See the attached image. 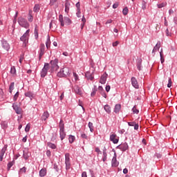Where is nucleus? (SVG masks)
<instances>
[{
  "instance_id": "obj_1",
  "label": "nucleus",
  "mask_w": 177,
  "mask_h": 177,
  "mask_svg": "<svg viewBox=\"0 0 177 177\" xmlns=\"http://www.w3.org/2000/svg\"><path fill=\"white\" fill-rule=\"evenodd\" d=\"M59 21L61 23L62 27H64V24L66 26H70L71 24V19L68 17H63L62 15L59 17Z\"/></svg>"
},
{
  "instance_id": "obj_2",
  "label": "nucleus",
  "mask_w": 177,
  "mask_h": 177,
  "mask_svg": "<svg viewBox=\"0 0 177 177\" xmlns=\"http://www.w3.org/2000/svg\"><path fill=\"white\" fill-rule=\"evenodd\" d=\"M50 71L53 73V71H57L59 70V59H55L50 61Z\"/></svg>"
},
{
  "instance_id": "obj_3",
  "label": "nucleus",
  "mask_w": 177,
  "mask_h": 177,
  "mask_svg": "<svg viewBox=\"0 0 177 177\" xmlns=\"http://www.w3.org/2000/svg\"><path fill=\"white\" fill-rule=\"evenodd\" d=\"M71 74V71L68 67H64L58 73L59 77H67Z\"/></svg>"
},
{
  "instance_id": "obj_4",
  "label": "nucleus",
  "mask_w": 177,
  "mask_h": 177,
  "mask_svg": "<svg viewBox=\"0 0 177 177\" xmlns=\"http://www.w3.org/2000/svg\"><path fill=\"white\" fill-rule=\"evenodd\" d=\"M18 24L21 27H24V28H28L30 27V24L27 21V19L21 17L18 18Z\"/></svg>"
},
{
  "instance_id": "obj_5",
  "label": "nucleus",
  "mask_w": 177,
  "mask_h": 177,
  "mask_svg": "<svg viewBox=\"0 0 177 177\" xmlns=\"http://www.w3.org/2000/svg\"><path fill=\"white\" fill-rule=\"evenodd\" d=\"M28 37H30V29H28L26 32L20 38L21 41L26 44H28Z\"/></svg>"
},
{
  "instance_id": "obj_6",
  "label": "nucleus",
  "mask_w": 177,
  "mask_h": 177,
  "mask_svg": "<svg viewBox=\"0 0 177 177\" xmlns=\"http://www.w3.org/2000/svg\"><path fill=\"white\" fill-rule=\"evenodd\" d=\"M48 70H49V64L45 63L44 66L41 72V77L43 78L46 77V75L48 74Z\"/></svg>"
},
{
  "instance_id": "obj_7",
  "label": "nucleus",
  "mask_w": 177,
  "mask_h": 177,
  "mask_svg": "<svg viewBox=\"0 0 177 177\" xmlns=\"http://www.w3.org/2000/svg\"><path fill=\"white\" fill-rule=\"evenodd\" d=\"M65 164L66 169H68L70 167H71V163L70 162V153L65 154Z\"/></svg>"
},
{
  "instance_id": "obj_8",
  "label": "nucleus",
  "mask_w": 177,
  "mask_h": 177,
  "mask_svg": "<svg viewBox=\"0 0 177 177\" xmlns=\"http://www.w3.org/2000/svg\"><path fill=\"white\" fill-rule=\"evenodd\" d=\"M6 150H8V145H4V147L0 151V161L3 160V157L5 156V153H6Z\"/></svg>"
},
{
  "instance_id": "obj_9",
  "label": "nucleus",
  "mask_w": 177,
  "mask_h": 177,
  "mask_svg": "<svg viewBox=\"0 0 177 177\" xmlns=\"http://www.w3.org/2000/svg\"><path fill=\"white\" fill-rule=\"evenodd\" d=\"M44 54H45V44H40V50H39V60H41V59H42V56Z\"/></svg>"
},
{
  "instance_id": "obj_10",
  "label": "nucleus",
  "mask_w": 177,
  "mask_h": 177,
  "mask_svg": "<svg viewBox=\"0 0 177 177\" xmlns=\"http://www.w3.org/2000/svg\"><path fill=\"white\" fill-rule=\"evenodd\" d=\"M131 84L133 88H136V89H139V84H138V80H136V77H131Z\"/></svg>"
},
{
  "instance_id": "obj_11",
  "label": "nucleus",
  "mask_w": 177,
  "mask_h": 177,
  "mask_svg": "<svg viewBox=\"0 0 177 177\" xmlns=\"http://www.w3.org/2000/svg\"><path fill=\"white\" fill-rule=\"evenodd\" d=\"M2 48L4 50H9L10 49V45H9V43L8 41L3 40L2 41Z\"/></svg>"
},
{
  "instance_id": "obj_12",
  "label": "nucleus",
  "mask_w": 177,
  "mask_h": 177,
  "mask_svg": "<svg viewBox=\"0 0 177 177\" xmlns=\"http://www.w3.org/2000/svg\"><path fill=\"white\" fill-rule=\"evenodd\" d=\"M110 140L115 145V144L118 143V140H119L118 136H117V135H115V134H112L110 136Z\"/></svg>"
},
{
  "instance_id": "obj_13",
  "label": "nucleus",
  "mask_w": 177,
  "mask_h": 177,
  "mask_svg": "<svg viewBox=\"0 0 177 177\" xmlns=\"http://www.w3.org/2000/svg\"><path fill=\"white\" fill-rule=\"evenodd\" d=\"M12 107L17 114H21V108H20L19 105H17V104H13Z\"/></svg>"
},
{
  "instance_id": "obj_14",
  "label": "nucleus",
  "mask_w": 177,
  "mask_h": 177,
  "mask_svg": "<svg viewBox=\"0 0 177 177\" xmlns=\"http://www.w3.org/2000/svg\"><path fill=\"white\" fill-rule=\"evenodd\" d=\"M118 161H117V153H114V156L112 159V167H118Z\"/></svg>"
},
{
  "instance_id": "obj_15",
  "label": "nucleus",
  "mask_w": 177,
  "mask_h": 177,
  "mask_svg": "<svg viewBox=\"0 0 177 177\" xmlns=\"http://www.w3.org/2000/svg\"><path fill=\"white\" fill-rule=\"evenodd\" d=\"M118 147V149L122 150V151H126V150H128V144L127 143L121 144Z\"/></svg>"
},
{
  "instance_id": "obj_16",
  "label": "nucleus",
  "mask_w": 177,
  "mask_h": 177,
  "mask_svg": "<svg viewBox=\"0 0 177 177\" xmlns=\"http://www.w3.org/2000/svg\"><path fill=\"white\" fill-rule=\"evenodd\" d=\"M106 81H107V75L106 73H104L100 80V84H106Z\"/></svg>"
},
{
  "instance_id": "obj_17",
  "label": "nucleus",
  "mask_w": 177,
  "mask_h": 177,
  "mask_svg": "<svg viewBox=\"0 0 177 177\" xmlns=\"http://www.w3.org/2000/svg\"><path fill=\"white\" fill-rule=\"evenodd\" d=\"M73 89L75 91V93H76L77 95H82V90H81V88H80V86H75Z\"/></svg>"
},
{
  "instance_id": "obj_18",
  "label": "nucleus",
  "mask_w": 177,
  "mask_h": 177,
  "mask_svg": "<svg viewBox=\"0 0 177 177\" xmlns=\"http://www.w3.org/2000/svg\"><path fill=\"white\" fill-rule=\"evenodd\" d=\"M48 118H49V112L45 111L41 115V120L42 121H46Z\"/></svg>"
},
{
  "instance_id": "obj_19",
  "label": "nucleus",
  "mask_w": 177,
  "mask_h": 177,
  "mask_svg": "<svg viewBox=\"0 0 177 177\" xmlns=\"http://www.w3.org/2000/svg\"><path fill=\"white\" fill-rule=\"evenodd\" d=\"M30 156H31V153L28 152V150L26 149L24 151V158L26 160H28Z\"/></svg>"
},
{
  "instance_id": "obj_20",
  "label": "nucleus",
  "mask_w": 177,
  "mask_h": 177,
  "mask_svg": "<svg viewBox=\"0 0 177 177\" xmlns=\"http://www.w3.org/2000/svg\"><path fill=\"white\" fill-rule=\"evenodd\" d=\"M104 110H105L106 113H107L108 114H110V113H111V107L109 104L104 105Z\"/></svg>"
},
{
  "instance_id": "obj_21",
  "label": "nucleus",
  "mask_w": 177,
  "mask_h": 177,
  "mask_svg": "<svg viewBox=\"0 0 177 177\" xmlns=\"http://www.w3.org/2000/svg\"><path fill=\"white\" fill-rule=\"evenodd\" d=\"M161 46V42L158 41L156 46L153 48V50H152V53H154V52H156V50H158L160 49Z\"/></svg>"
},
{
  "instance_id": "obj_22",
  "label": "nucleus",
  "mask_w": 177,
  "mask_h": 177,
  "mask_svg": "<svg viewBox=\"0 0 177 177\" xmlns=\"http://www.w3.org/2000/svg\"><path fill=\"white\" fill-rule=\"evenodd\" d=\"M86 77L87 78V80H90V81H92L94 78L93 75H92V73H91V72L86 73Z\"/></svg>"
},
{
  "instance_id": "obj_23",
  "label": "nucleus",
  "mask_w": 177,
  "mask_h": 177,
  "mask_svg": "<svg viewBox=\"0 0 177 177\" xmlns=\"http://www.w3.org/2000/svg\"><path fill=\"white\" fill-rule=\"evenodd\" d=\"M46 46L47 49H49V48H50V37H49V35L47 36Z\"/></svg>"
},
{
  "instance_id": "obj_24",
  "label": "nucleus",
  "mask_w": 177,
  "mask_h": 177,
  "mask_svg": "<svg viewBox=\"0 0 177 177\" xmlns=\"http://www.w3.org/2000/svg\"><path fill=\"white\" fill-rule=\"evenodd\" d=\"M59 135L61 140H63L64 138H66V132H64V130H59Z\"/></svg>"
},
{
  "instance_id": "obj_25",
  "label": "nucleus",
  "mask_w": 177,
  "mask_h": 177,
  "mask_svg": "<svg viewBox=\"0 0 177 177\" xmlns=\"http://www.w3.org/2000/svg\"><path fill=\"white\" fill-rule=\"evenodd\" d=\"M120 110H121V104H118L115 106L114 113H120Z\"/></svg>"
},
{
  "instance_id": "obj_26",
  "label": "nucleus",
  "mask_w": 177,
  "mask_h": 177,
  "mask_svg": "<svg viewBox=\"0 0 177 177\" xmlns=\"http://www.w3.org/2000/svg\"><path fill=\"white\" fill-rule=\"evenodd\" d=\"M25 96H26V97H29L30 99V100H32V97H34V94H32V93L28 91L25 93Z\"/></svg>"
},
{
  "instance_id": "obj_27",
  "label": "nucleus",
  "mask_w": 177,
  "mask_h": 177,
  "mask_svg": "<svg viewBox=\"0 0 177 177\" xmlns=\"http://www.w3.org/2000/svg\"><path fill=\"white\" fill-rule=\"evenodd\" d=\"M39 175L41 177L45 176L46 175V169H41L39 171Z\"/></svg>"
},
{
  "instance_id": "obj_28",
  "label": "nucleus",
  "mask_w": 177,
  "mask_h": 177,
  "mask_svg": "<svg viewBox=\"0 0 177 177\" xmlns=\"http://www.w3.org/2000/svg\"><path fill=\"white\" fill-rule=\"evenodd\" d=\"M65 12L66 13H68V12H70V3L68 2L65 3Z\"/></svg>"
},
{
  "instance_id": "obj_29",
  "label": "nucleus",
  "mask_w": 177,
  "mask_h": 177,
  "mask_svg": "<svg viewBox=\"0 0 177 177\" xmlns=\"http://www.w3.org/2000/svg\"><path fill=\"white\" fill-rule=\"evenodd\" d=\"M27 171V167H24L19 169V175H21L22 174H26Z\"/></svg>"
},
{
  "instance_id": "obj_30",
  "label": "nucleus",
  "mask_w": 177,
  "mask_h": 177,
  "mask_svg": "<svg viewBox=\"0 0 177 177\" xmlns=\"http://www.w3.org/2000/svg\"><path fill=\"white\" fill-rule=\"evenodd\" d=\"M59 127L60 131L64 130V123H63V120H60Z\"/></svg>"
},
{
  "instance_id": "obj_31",
  "label": "nucleus",
  "mask_w": 177,
  "mask_h": 177,
  "mask_svg": "<svg viewBox=\"0 0 177 177\" xmlns=\"http://www.w3.org/2000/svg\"><path fill=\"white\" fill-rule=\"evenodd\" d=\"M13 89H15V82H12L10 85V87H9L10 93H12V92H13Z\"/></svg>"
},
{
  "instance_id": "obj_32",
  "label": "nucleus",
  "mask_w": 177,
  "mask_h": 177,
  "mask_svg": "<svg viewBox=\"0 0 177 177\" xmlns=\"http://www.w3.org/2000/svg\"><path fill=\"white\" fill-rule=\"evenodd\" d=\"M137 68L139 70V71H140V70H142V60L141 59L138 60V64H137Z\"/></svg>"
},
{
  "instance_id": "obj_33",
  "label": "nucleus",
  "mask_w": 177,
  "mask_h": 177,
  "mask_svg": "<svg viewBox=\"0 0 177 177\" xmlns=\"http://www.w3.org/2000/svg\"><path fill=\"white\" fill-rule=\"evenodd\" d=\"M68 140H69V142L74 143V140H75V136H71V135L69 136Z\"/></svg>"
},
{
  "instance_id": "obj_34",
  "label": "nucleus",
  "mask_w": 177,
  "mask_h": 177,
  "mask_svg": "<svg viewBox=\"0 0 177 177\" xmlns=\"http://www.w3.org/2000/svg\"><path fill=\"white\" fill-rule=\"evenodd\" d=\"M167 5V2H163L160 4H157V6L158 9H161V8H165V6Z\"/></svg>"
},
{
  "instance_id": "obj_35",
  "label": "nucleus",
  "mask_w": 177,
  "mask_h": 177,
  "mask_svg": "<svg viewBox=\"0 0 177 177\" xmlns=\"http://www.w3.org/2000/svg\"><path fill=\"white\" fill-rule=\"evenodd\" d=\"M10 73H11V74H12V75H16V67L12 66Z\"/></svg>"
},
{
  "instance_id": "obj_36",
  "label": "nucleus",
  "mask_w": 177,
  "mask_h": 177,
  "mask_svg": "<svg viewBox=\"0 0 177 177\" xmlns=\"http://www.w3.org/2000/svg\"><path fill=\"white\" fill-rule=\"evenodd\" d=\"M82 29L84 28V26H85V23H86V19H85V16L83 15L82 19Z\"/></svg>"
},
{
  "instance_id": "obj_37",
  "label": "nucleus",
  "mask_w": 177,
  "mask_h": 177,
  "mask_svg": "<svg viewBox=\"0 0 177 177\" xmlns=\"http://www.w3.org/2000/svg\"><path fill=\"white\" fill-rule=\"evenodd\" d=\"M88 128H89L91 132H93V123L89 122H88Z\"/></svg>"
},
{
  "instance_id": "obj_38",
  "label": "nucleus",
  "mask_w": 177,
  "mask_h": 177,
  "mask_svg": "<svg viewBox=\"0 0 177 177\" xmlns=\"http://www.w3.org/2000/svg\"><path fill=\"white\" fill-rule=\"evenodd\" d=\"M47 145L48 147H50V149H56V145L55 144H53L51 142H48Z\"/></svg>"
},
{
  "instance_id": "obj_39",
  "label": "nucleus",
  "mask_w": 177,
  "mask_h": 177,
  "mask_svg": "<svg viewBox=\"0 0 177 177\" xmlns=\"http://www.w3.org/2000/svg\"><path fill=\"white\" fill-rule=\"evenodd\" d=\"M128 12H129V10H128V7H125L123 10H122V13L124 16H127V15H128Z\"/></svg>"
},
{
  "instance_id": "obj_40",
  "label": "nucleus",
  "mask_w": 177,
  "mask_h": 177,
  "mask_svg": "<svg viewBox=\"0 0 177 177\" xmlns=\"http://www.w3.org/2000/svg\"><path fill=\"white\" fill-rule=\"evenodd\" d=\"M34 12H39V5L36 4L33 8Z\"/></svg>"
},
{
  "instance_id": "obj_41",
  "label": "nucleus",
  "mask_w": 177,
  "mask_h": 177,
  "mask_svg": "<svg viewBox=\"0 0 177 177\" xmlns=\"http://www.w3.org/2000/svg\"><path fill=\"white\" fill-rule=\"evenodd\" d=\"M132 111L133 114H138L139 113V110L136 109V106H133L132 109Z\"/></svg>"
},
{
  "instance_id": "obj_42",
  "label": "nucleus",
  "mask_w": 177,
  "mask_h": 177,
  "mask_svg": "<svg viewBox=\"0 0 177 177\" xmlns=\"http://www.w3.org/2000/svg\"><path fill=\"white\" fill-rule=\"evenodd\" d=\"M13 164H15V161L8 162V171H9V169H10V168H12V167H13Z\"/></svg>"
},
{
  "instance_id": "obj_43",
  "label": "nucleus",
  "mask_w": 177,
  "mask_h": 177,
  "mask_svg": "<svg viewBox=\"0 0 177 177\" xmlns=\"http://www.w3.org/2000/svg\"><path fill=\"white\" fill-rule=\"evenodd\" d=\"M160 62L161 63H163L165 62L164 57L162 56V50L160 52Z\"/></svg>"
},
{
  "instance_id": "obj_44",
  "label": "nucleus",
  "mask_w": 177,
  "mask_h": 177,
  "mask_svg": "<svg viewBox=\"0 0 177 177\" xmlns=\"http://www.w3.org/2000/svg\"><path fill=\"white\" fill-rule=\"evenodd\" d=\"M172 86V79L169 78V83L167 84V88H171Z\"/></svg>"
},
{
  "instance_id": "obj_45",
  "label": "nucleus",
  "mask_w": 177,
  "mask_h": 177,
  "mask_svg": "<svg viewBox=\"0 0 177 177\" xmlns=\"http://www.w3.org/2000/svg\"><path fill=\"white\" fill-rule=\"evenodd\" d=\"M30 124H28L25 128V132H29L30 131Z\"/></svg>"
},
{
  "instance_id": "obj_46",
  "label": "nucleus",
  "mask_w": 177,
  "mask_h": 177,
  "mask_svg": "<svg viewBox=\"0 0 177 177\" xmlns=\"http://www.w3.org/2000/svg\"><path fill=\"white\" fill-rule=\"evenodd\" d=\"M76 16L77 17H81V9L77 10Z\"/></svg>"
},
{
  "instance_id": "obj_47",
  "label": "nucleus",
  "mask_w": 177,
  "mask_h": 177,
  "mask_svg": "<svg viewBox=\"0 0 177 177\" xmlns=\"http://www.w3.org/2000/svg\"><path fill=\"white\" fill-rule=\"evenodd\" d=\"M57 2V0H50V6H53Z\"/></svg>"
},
{
  "instance_id": "obj_48",
  "label": "nucleus",
  "mask_w": 177,
  "mask_h": 177,
  "mask_svg": "<svg viewBox=\"0 0 177 177\" xmlns=\"http://www.w3.org/2000/svg\"><path fill=\"white\" fill-rule=\"evenodd\" d=\"M35 37L36 39H38V30H37V28H35Z\"/></svg>"
},
{
  "instance_id": "obj_49",
  "label": "nucleus",
  "mask_w": 177,
  "mask_h": 177,
  "mask_svg": "<svg viewBox=\"0 0 177 177\" xmlns=\"http://www.w3.org/2000/svg\"><path fill=\"white\" fill-rule=\"evenodd\" d=\"M28 21H30V23L32 22L33 18H32V15H31V14H29V16L28 17Z\"/></svg>"
},
{
  "instance_id": "obj_50",
  "label": "nucleus",
  "mask_w": 177,
  "mask_h": 177,
  "mask_svg": "<svg viewBox=\"0 0 177 177\" xmlns=\"http://www.w3.org/2000/svg\"><path fill=\"white\" fill-rule=\"evenodd\" d=\"M142 9L143 10H146V3H145V1L142 2Z\"/></svg>"
},
{
  "instance_id": "obj_51",
  "label": "nucleus",
  "mask_w": 177,
  "mask_h": 177,
  "mask_svg": "<svg viewBox=\"0 0 177 177\" xmlns=\"http://www.w3.org/2000/svg\"><path fill=\"white\" fill-rule=\"evenodd\" d=\"M17 97H19V92H17L15 95H14V101L16 102L17 100Z\"/></svg>"
},
{
  "instance_id": "obj_52",
  "label": "nucleus",
  "mask_w": 177,
  "mask_h": 177,
  "mask_svg": "<svg viewBox=\"0 0 177 177\" xmlns=\"http://www.w3.org/2000/svg\"><path fill=\"white\" fill-rule=\"evenodd\" d=\"M95 151L96 153H97V154H102V151H100V149H99V147H96Z\"/></svg>"
},
{
  "instance_id": "obj_53",
  "label": "nucleus",
  "mask_w": 177,
  "mask_h": 177,
  "mask_svg": "<svg viewBox=\"0 0 177 177\" xmlns=\"http://www.w3.org/2000/svg\"><path fill=\"white\" fill-rule=\"evenodd\" d=\"M136 124V122H128V125L129 126V127H134V125Z\"/></svg>"
},
{
  "instance_id": "obj_54",
  "label": "nucleus",
  "mask_w": 177,
  "mask_h": 177,
  "mask_svg": "<svg viewBox=\"0 0 177 177\" xmlns=\"http://www.w3.org/2000/svg\"><path fill=\"white\" fill-rule=\"evenodd\" d=\"M76 8H77V10H78L79 9H81V3L80 2H77L76 3Z\"/></svg>"
},
{
  "instance_id": "obj_55",
  "label": "nucleus",
  "mask_w": 177,
  "mask_h": 177,
  "mask_svg": "<svg viewBox=\"0 0 177 177\" xmlns=\"http://www.w3.org/2000/svg\"><path fill=\"white\" fill-rule=\"evenodd\" d=\"M165 32H166L167 37H171V32H169V30H168V28L166 29Z\"/></svg>"
},
{
  "instance_id": "obj_56",
  "label": "nucleus",
  "mask_w": 177,
  "mask_h": 177,
  "mask_svg": "<svg viewBox=\"0 0 177 177\" xmlns=\"http://www.w3.org/2000/svg\"><path fill=\"white\" fill-rule=\"evenodd\" d=\"M73 77L75 81H78V75H77V73H73Z\"/></svg>"
},
{
  "instance_id": "obj_57",
  "label": "nucleus",
  "mask_w": 177,
  "mask_h": 177,
  "mask_svg": "<svg viewBox=\"0 0 177 177\" xmlns=\"http://www.w3.org/2000/svg\"><path fill=\"white\" fill-rule=\"evenodd\" d=\"M81 137L83 138V139H88V136H86V134L85 133H82L81 135Z\"/></svg>"
},
{
  "instance_id": "obj_58",
  "label": "nucleus",
  "mask_w": 177,
  "mask_h": 177,
  "mask_svg": "<svg viewBox=\"0 0 177 177\" xmlns=\"http://www.w3.org/2000/svg\"><path fill=\"white\" fill-rule=\"evenodd\" d=\"M23 60H24V55H21L19 58V63H22Z\"/></svg>"
},
{
  "instance_id": "obj_59",
  "label": "nucleus",
  "mask_w": 177,
  "mask_h": 177,
  "mask_svg": "<svg viewBox=\"0 0 177 177\" xmlns=\"http://www.w3.org/2000/svg\"><path fill=\"white\" fill-rule=\"evenodd\" d=\"M113 9H117L118 8V3H115L113 5Z\"/></svg>"
},
{
  "instance_id": "obj_60",
  "label": "nucleus",
  "mask_w": 177,
  "mask_h": 177,
  "mask_svg": "<svg viewBox=\"0 0 177 177\" xmlns=\"http://www.w3.org/2000/svg\"><path fill=\"white\" fill-rule=\"evenodd\" d=\"M105 89H106V92H110V89H111L110 86H109V85L106 86V88H105Z\"/></svg>"
},
{
  "instance_id": "obj_61",
  "label": "nucleus",
  "mask_w": 177,
  "mask_h": 177,
  "mask_svg": "<svg viewBox=\"0 0 177 177\" xmlns=\"http://www.w3.org/2000/svg\"><path fill=\"white\" fill-rule=\"evenodd\" d=\"M98 91H100V92H104V90H103V87L102 86H100L99 87H98Z\"/></svg>"
},
{
  "instance_id": "obj_62",
  "label": "nucleus",
  "mask_w": 177,
  "mask_h": 177,
  "mask_svg": "<svg viewBox=\"0 0 177 177\" xmlns=\"http://www.w3.org/2000/svg\"><path fill=\"white\" fill-rule=\"evenodd\" d=\"M118 44H120V42L118 41H115L113 43V46H117L118 45Z\"/></svg>"
},
{
  "instance_id": "obj_63",
  "label": "nucleus",
  "mask_w": 177,
  "mask_h": 177,
  "mask_svg": "<svg viewBox=\"0 0 177 177\" xmlns=\"http://www.w3.org/2000/svg\"><path fill=\"white\" fill-rule=\"evenodd\" d=\"M82 177H88V176L86 175V171H83L82 174Z\"/></svg>"
},
{
  "instance_id": "obj_64",
  "label": "nucleus",
  "mask_w": 177,
  "mask_h": 177,
  "mask_svg": "<svg viewBox=\"0 0 177 177\" xmlns=\"http://www.w3.org/2000/svg\"><path fill=\"white\" fill-rule=\"evenodd\" d=\"M22 142H24V143H26V142H27V136H26L22 139Z\"/></svg>"
}]
</instances>
